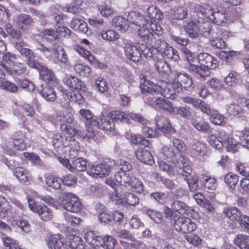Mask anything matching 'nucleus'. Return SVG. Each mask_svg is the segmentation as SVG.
Here are the masks:
<instances>
[{"instance_id":"1","label":"nucleus","mask_w":249,"mask_h":249,"mask_svg":"<svg viewBox=\"0 0 249 249\" xmlns=\"http://www.w3.org/2000/svg\"><path fill=\"white\" fill-rule=\"evenodd\" d=\"M55 28V30L53 29H48V42H49L48 52L51 53V58H53L55 63H66L68 61L67 55L58 37L59 36L68 37L71 32L67 27L61 26L60 24Z\"/></svg>"},{"instance_id":"2","label":"nucleus","mask_w":249,"mask_h":249,"mask_svg":"<svg viewBox=\"0 0 249 249\" xmlns=\"http://www.w3.org/2000/svg\"><path fill=\"white\" fill-rule=\"evenodd\" d=\"M52 144L54 148L52 152V153L57 157L59 162L64 166L71 171L75 169L79 171L87 170L88 168L87 167V161L85 159L79 158L72 160L71 161L72 164H71L65 156L64 157L65 158L60 156L61 155L65 154L67 151L69 149V147L64 145L63 138L61 137L56 136L53 138L52 140Z\"/></svg>"},{"instance_id":"3","label":"nucleus","mask_w":249,"mask_h":249,"mask_svg":"<svg viewBox=\"0 0 249 249\" xmlns=\"http://www.w3.org/2000/svg\"><path fill=\"white\" fill-rule=\"evenodd\" d=\"M200 66L190 64L189 70L200 77L205 78L210 74V70H213L218 66L216 58L208 53H202L198 55Z\"/></svg>"},{"instance_id":"4","label":"nucleus","mask_w":249,"mask_h":249,"mask_svg":"<svg viewBox=\"0 0 249 249\" xmlns=\"http://www.w3.org/2000/svg\"><path fill=\"white\" fill-rule=\"evenodd\" d=\"M59 197L60 205L67 211L77 213L82 209V203L76 195L71 193L63 192L60 194Z\"/></svg>"},{"instance_id":"5","label":"nucleus","mask_w":249,"mask_h":249,"mask_svg":"<svg viewBox=\"0 0 249 249\" xmlns=\"http://www.w3.org/2000/svg\"><path fill=\"white\" fill-rule=\"evenodd\" d=\"M108 117L111 120V122L114 123L115 122L120 123L123 121L128 122L129 119L137 121L142 124H146L147 122V120L140 113L129 112L125 116L124 112L119 110L112 111L110 112Z\"/></svg>"},{"instance_id":"6","label":"nucleus","mask_w":249,"mask_h":249,"mask_svg":"<svg viewBox=\"0 0 249 249\" xmlns=\"http://www.w3.org/2000/svg\"><path fill=\"white\" fill-rule=\"evenodd\" d=\"M114 164L113 160H108L101 162L96 166L89 165L87 173L90 176L95 178H103L109 175Z\"/></svg>"},{"instance_id":"7","label":"nucleus","mask_w":249,"mask_h":249,"mask_svg":"<svg viewBox=\"0 0 249 249\" xmlns=\"http://www.w3.org/2000/svg\"><path fill=\"white\" fill-rule=\"evenodd\" d=\"M174 82L180 89L182 88L188 91L194 90L195 85L190 75L181 71L175 70L174 72Z\"/></svg>"},{"instance_id":"8","label":"nucleus","mask_w":249,"mask_h":249,"mask_svg":"<svg viewBox=\"0 0 249 249\" xmlns=\"http://www.w3.org/2000/svg\"><path fill=\"white\" fill-rule=\"evenodd\" d=\"M14 46L19 53L22 57L25 58L27 65L33 68H39L38 63L36 60V57L34 52L28 48H23L24 42L22 40L14 42ZM41 67L42 66H40Z\"/></svg>"},{"instance_id":"9","label":"nucleus","mask_w":249,"mask_h":249,"mask_svg":"<svg viewBox=\"0 0 249 249\" xmlns=\"http://www.w3.org/2000/svg\"><path fill=\"white\" fill-rule=\"evenodd\" d=\"M112 200L118 201L124 199L125 202L131 206H136L139 203L140 199L138 196L131 192H124L122 190L121 186H118L111 194Z\"/></svg>"},{"instance_id":"10","label":"nucleus","mask_w":249,"mask_h":249,"mask_svg":"<svg viewBox=\"0 0 249 249\" xmlns=\"http://www.w3.org/2000/svg\"><path fill=\"white\" fill-rule=\"evenodd\" d=\"M175 230L183 233L193 232L196 228V224L191 219L186 217L178 216L174 220Z\"/></svg>"},{"instance_id":"11","label":"nucleus","mask_w":249,"mask_h":249,"mask_svg":"<svg viewBox=\"0 0 249 249\" xmlns=\"http://www.w3.org/2000/svg\"><path fill=\"white\" fill-rule=\"evenodd\" d=\"M156 124L157 127L167 137L176 132L175 128L172 126L170 120L165 117L157 116L156 118Z\"/></svg>"},{"instance_id":"12","label":"nucleus","mask_w":249,"mask_h":249,"mask_svg":"<svg viewBox=\"0 0 249 249\" xmlns=\"http://www.w3.org/2000/svg\"><path fill=\"white\" fill-rule=\"evenodd\" d=\"M124 49L125 54L129 59L134 62H138L141 60V51L137 46L131 43H127L125 45Z\"/></svg>"},{"instance_id":"13","label":"nucleus","mask_w":249,"mask_h":249,"mask_svg":"<svg viewBox=\"0 0 249 249\" xmlns=\"http://www.w3.org/2000/svg\"><path fill=\"white\" fill-rule=\"evenodd\" d=\"M194 12L200 20H205V18L209 19L210 16L213 13L212 7L208 4H199L196 3L193 7Z\"/></svg>"},{"instance_id":"14","label":"nucleus","mask_w":249,"mask_h":249,"mask_svg":"<svg viewBox=\"0 0 249 249\" xmlns=\"http://www.w3.org/2000/svg\"><path fill=\"white\" fill-rule=\"evenodd\" d=\"M230 134V133L226 132L225 130H223L220 132V139L223 141L224 145L228 151L234 153L237 151L238 145L236 141L229 136Z\"/></svg>"},{"instance_id":"15","label":"nucleus","mask_w":249,"mask_h":249,"mask_svg":"<svg viewBox=\"0 0 249 249\" xmlns=\"http://www.w3.org/2000/svg\"><path fill=\"white\" fill-rule=\"evenodd\" d=\"M48 121L53 124H56L58 121L62 123L71 124L73 121V117L71 113L66 110H60L57 112L56 118L50 116Z\"/></svg>"},{"instance_id":"16","label":"nucleus","mask_w":249,"mask_h":249,"mask_svg":"<svg viewBox=\"0 0 249 249\" xmlns=\"http://www.w3.org/2000/svg\"><path fill=\"white\" fill-rule=\"evenodd\" d=\"M0 65L5 71L11 75H20L25 72L26 66L24 63L15 62L11 67L6 66L2 62H0Z\"/></svg>"},{"instance_id":"17","label":"nucleus","mask_w":249,"mask_h":249,"mask_svg":"<svg viewBox=\"0 0 249 249\" xmlns=\"http://www.w3.org/2000/svg\"><path fill=\"white\" fill-rule=\"evenodd\" d=\"M183 28L188 36L192 38L198 36V22L191 19L183 22Z\"/></svg>"},{"instance_id":"18","label":"nucleus","mask_w":249,"mask_h":249,"mask_svg":"<svg viewBox=\"0 0 249 249\" xmlns=\"http://www.w3.org/2000/svg\"><path fill=\"white\" fill-rule=\"evenodd\" d=\"M93 125L104 131H111L114 129L115 124L111 122L108 116L102 115L100 118H97L93 122Z\"/></svg>"},{"instance_id":"19","label":"nucleus","mask_w":249,"mask_h":249,"mask_svg":"<svg viewBox=\"0 0 249 249\" xmlns=\"http://www.w3.org/2000/svg\"><path fill=\"white\" fill-rule=\"evenodd\" d=\"M161 92L160 86L158 85H152V89L149 93L143 95V98L145 103L150 106H155L156 100L158 95Z\"/></svg>"},{"instance_id":"20","label":"nucleus","mask_w":249,"mask_h":249,"mask_svg":"<svg viewBox=\"0 0 249 249\" xmlns=\"http://www.w3.org/2000/svg\"><path fill=\"white\" fill-rule=\"evenodd\" d=\"M161 92L160 95L170 99H174L177 93L180 92V89L178 87L174 81L172 83H168L164 88L160 86Z\"/></svg>"},{"instance_id":"21","label":"nucleus","mask_w":249,"mask_h":249,"mask_svg":"<svg viewBox=\"0 0 249 249\" xmlns=\"http://www.w3.org/2000/svg\"><path fill=\"white\" fill-rule=\"evenodd\" d=\"M138 160L145 164L152 165L154 163L153 158L151 153L147 149L139 147L135 152Z\"/></svg>"},{"instance_id":"22","label":"nucleus","mask_w":249,"mask_h":249,"mask_svg":"<svg viewBox=\"0 0 249 249\" xmlns=\"http://www.w3.org/2000/svg\"><path fill=\"white\" fill-rule=\"evenodd\" d=\"M176 173L184 178H188L192 173L191 167L182 160L174 161Z\"/></svg>"},{"instance_id":"23","label":"nucleus","mask_w":249,"mask_h":249,"mask_svg":"<svg viewBox=\"0 0 249 249\" xmlns=\"http://www.w3.org/2000/svg\"><path fill=\"white\" fill-rule=\"evenodd\" d=\"M227 14L225 9H222L221 11H213L210 16L209 20L213 23L220 26H224L227 21Z\"/></svg>"},{"instance_id":"24","label":"nucleus","mask_w":249,"mask_h":249,"mask_svg":"<svg viewBox=\"0 0 249 249\" xmlns=\"http://www.w3.org/2000/svg\"><path fill=\"white\" fill-rule=\"evenodd\" d=\"M222 212L225 216L232 221H237L242 213V212L235 206L224 207Z\"/></svg>"},{"instance_id":"25","label":"nucleus","mask_w":249,"mask_h":249,"mask_svg":"<svg viewBox=\"0 0 249 249\" xmlns=\"http://www.w3.org/2000/svg\"><path fill=\"white\" fill-rule=\"evenodd\" d=\"M128 20L130 23L140 27L142 26H147L148 23V20L142 15L134 11L129 13Z\"/></svg>"},{"instance_id":"26","label":"nucleus","mask_w":249,"mask_h":249,"mask_svg":"<svg viewBox=\"0 0 249 249\" xmlns=\"http://www.w3.org/2000/svg\"><path fill=\"white\" fill-rule=\"evenodd\" d=\"M191 124L200 132L206 133H211L212 132L210 125L204 120L197 119V118L193 119L191 121Z\"/></svg>"},{"instance_id":"27","label":"nucleus","mask_w":249,"mask_h":249,"mask_svg":"<svg viewBox=\"0 0 249 249\" xmlns=\"http://www.w3.org/2000/svg\"><path fill=\"white\" fill-rule=\"evenodd\" d=\"M13 209V208L9 205L4 197L0 196V218L1 219L7 220Z\"/></svg>"},{"instance_id":"28","label":"nucleus","mask_w":249,"mask_h":249,"mask_svg":"<svg viewBox=\"0 0 249 249\" xmlns=\"http://www.w3.org/2000/svg\"><path fill=\"white\" fill-rule=\"evenodd\" d=\"M32 22V18L27 14H20L17 17V24L18 28L23 31L27 30Z\"/></svg>"},{"instance_id":"29","label":"nucleus","mask_w":249,"mask_h":249,"mask_svg":"<svg viewBox=\"0 0 249 249\" xmlns=\"http://www.w3.org/2000/svg\"><path fill=\"white\" fill-rule=\"evenodd\" d=\"M172 18L175 20H183L188 16L187 8L183 6H175L171 10Z\"/></svg>"},{"instance_id":"30","label":"nucleus","mask_w":249,"mask_h":249,"mask_svg":"<svg viewBox=\"0 0 249 249\" xmlns=\"http://www.w3.org/2000/svg\"><path fill=\"white\" fill-rule=\"evenodd\" d=\"M114 178L121 185L126 186L130 184L133 176L124 171H118L114 175Z\"/></svg>"},{"instance_id":"31","label":"nucleus","mask_w":249,"mask_h":249,"mask_svg":"<svg viewBox=\"0 0 249 249\" xmlns=\"http://www.w3.org/2000/svg\"><path fill=\"white\" fill-rule=\"evenodd\" d=\"M65 79V83L70 88L81 90H85L86 89L85 84L77 77L71 76Z\"/></svg>"},{"instance_id":"32","label":"nucleus","mask_w":249,"mask_h":249,"mask_svg":"<svg viewBox=\"0 0 249 249\" xmlns=\"http://www.w3.org/2000/svg\"><path fill=\"white\" fill-rule=\"evenodd\" d=\"M147 12L148 17L151 20L150 22L159 21L163 18V13L155 6H149L147 8Z\"/></svg>"},{"instance_id":"33","label":"nucleus","mask_w":249,"mask_h":249,"mask_svg":"<svg viewBox=\"0 0 249 249\" xmlns=\"http://www.w3.org/2000/svg\"><path fill=\"white\" fill-rule=\"evenodd\" d=\"M161 153L165 158L171 160L173 163L174 161H178V157H181L178 153L176 152L174 148L168 145H164L162 147Z\"/></svg>"},{"instance_id":"34","label":"nucleus","mask_w":249,"mask_h":249,"mask_svg":"<svg viewBox=\"0 0 249 249\" xmlns=\"http://www.w3.org/2000/svg\"><path fill=\"white\" fill-rule=\"evenodd\" d=\"M233 242L240 249H249V235L238 234L234 238Z\"/></svg>"},{"instance_id":"35","label":"nucleus","mask_w":249,"mask_h":249,"mask_svg":"<svg viewBox=\"0 0 249 249\" xmlns=\"http://www.w3.org/2000/svg\"><path fill=\"white\" fill-rule=\"evenodd\" d=\"M145 26H142L141 28L138 30V33L139 36L146 44H150L153 42L154 35L150 31V28L148 29L145 27Z\"/></svg>"},{"instance_id":"36","label":"nucleus","mask_w":249,"mask_h":249,"mask_svg":"<svg viewBox=\"0 0 249 249\" xmlns=\"http://www.w3.org/2000/svg\"><path fill=\"white\" fill-rule=\"evenodd\" d=\"M63 245V242L58 234L52 235L48 239V249H62Z\"/></svg>"},{"instance_id":"37","label":"nucleus","mask_w":249,"mask_h":249,"mask_svg":"<svg viewBox=\"0 0 249 249\" xmlns=\"http://www.w3.org/2000/svg\"><path fill=\"white\" fill-rule=\"evenodd\" d=\"M18 89H21L26 91L31 92L35 89V86L26 78H18L16 80Z\"/></svg>"},{"instance_id":"38","label":"nucleus","mask_w":249,"mask_h":249,"mask_svg":"<svg viewBox=\"0 0 249 249\" xmlns=\"http://www.w3.org/2000/svg\"><path fill=\"white\" fill-rule=\"evenodd\" d=\"M42 70L39 72V77L40 79L43 81V83H41L39 86L38 87L37 90L40 95L44 98L46 99L47 95V91L45 90V88L47 87V74L45 71V69H47L46 68L41 67Z\"/></svg>"},{"instance_id":"39","label":"nucleus","mask_w":249,"mask_h":249,"mask_svg":"<svg viewBox=\"0 0 249 249\" xmlns=\"http://www.w3.org/2000/svg\"><path fill=\"white\" fill-rule=\"evenodd\" d=\"M205 20H197L198 35L200 34L204 36H209L212 30V26L209 22Z\"/></svg>"},{"instance_id":"40","label":"nucleus","mask_w":249,"mask_h":249,"mask_svg":"<svg viewBox=\"0 0 249 249\" xmlns=\"http://www.w3.org/2000/svg\"><path fill=\"white\" fill-rule=\"evenodd\" d=\"M160 54L162 56L166 57L167 59L174 61H177L179 59L178 52L169 45L163 51V52H162Z\"/></svg>"},{"instance_id":"41","label":"nucleus","mask_w":249,"mask_h":249,"mask_svg":"<svg viewBox=\"0 0 249 249\" xmlns=\"http://www.w3.org/2000/svg\"><path fill=\"white\" fill-rule=\"evenodd\" d=\"M200 182L206 189L214 190L216 187V180L211 177L204 176L200 178Z\"/></svg>"},{"instance_id":"42","label":"nucleus","mask_w":249,"mask_h":249,"mask_svg":"<svg viewBox=\"0 0 249 249\" xmlns=\"http://www.w3.org/2000/svg\"><path fill=\"white\" fill-rule=\"evenodd\" d=\"M79 113L81 117L86 120L85 123L86 125L90 124L93 125V122L95 121L97 118L94 116L93 113L89 109H81Z\"/></svg>"},{"instance_id":"43","label":"nucleus","mask_w":249,"mask_h":249,"mask_svg":"<svg viewBox=\"0 0 249 249\" xmlns=\"http://www.w3.org/2000/svg\"><path fill=\"white\" fill-rule=\"evenodd\" d=\"M112 24L118 30L123 31H126L128 28L127 20L122 17L114 18L112 20Z\"/></svg>"},{"instance_id":"44","label":"nucleus","mask_w":249,"mask_h":249,"mask_svg":"<svg viewBox=\"0 0 249 249\" xmlns=\"http://www.w3.org/2000/svg\"><path fill=\"white\" fill-rule=\"evenodd\" d=\"M21 215L22 214L20 213L18 211L13 208L8 217L7 221L10 223L12 227H16L18 223L22 219Z\"/></svg>"},{"instance_id":"45","label":"nucleus","mask_w":249,"mask_h":249,"mask_svg":"<svg viewBox=\"0 0 249 249\" xmlns=\"http://www.w3.org/2000/svg\"><path fill=\"white\" fill-rule=\"evenodd\" d=\"M224 180L231 189H234L238 181V177L232 173H229L224 176Z\"/></svg>"},{"instance_id":"46","label":"nucleus","mask_w":249,"mask_h":249,"mask_svg":"<svg viewBox=\"0 0 249 249\" xmlns=\"http://www.w3.org/2000/svg\"><path fill=\"white\" fill-rule=\"evenodd\" d=\"M101 38L109 41H115L120 37L119 35L112 30L103 31L100 33Z\"/></svg>"},{"instance_id":"47","label":"nucleus","mask_w":249,"mask_h":249,"mask_svg":"<svg viewBox=\"0 0 249 249\" xmlns=\"http://www.w3.org/2000/svg\"><path fill=\"white\" fill-rule=\"evenodd\" d=\"M128 186L131 188L132 191L137 193L141 194L144 191V185L142 182L134 177Z\"/></svg>"},{"instance_id":"48","label":"nucleus","mask_w":249,"mask_h":249,"mask_svg":"<svg viewBox=\"0 0 249 249\" xmlns=\"http://www.w3.org/2000/svg\"><path fill=\"white\" fill-rule=\"evenodd\" d=\"M193 154L195 156H204L205 154L206 147L204 144L196 142L191 146Z\"/></svg>"},{"instance_id":"49","label":"nucleus","mask_w":249,"mask_h":249,"mask_svg":"<svg viewBox=\"0 0 249 249\" xmlns=\"http://www.w3.org/2000/svg\"><path fill=\"white\" fill-rule=\"evenodd\" d=\"M92 124H85V128L82 130H79V134L84 139H93L95 136V132L94 131Z\"/></svg>"},{"instance_id":"50","label":"nucleus","mask_w":249,"mask_h":249,"mask_svg":"<svg viewBox=\"0 0 249 249\" xmlns=\"http://www.w3.org/2000/svg\"><path fill=\"white\" fill-rule=\"evenodd\" d=\"M187 206L186 204L179 200H175L171 204V209L173 211L177 212L180 214L185 213Z\"/></svg>"},{"instance_id":"51","label":"nucleus","mask_w":249,"mask_h":249,"mask_svg":"<svg viewBox=\"0 0 249 249\" xmlns=\"http://www.w3.org/2000/svg\"><path fill=\"white\" fill-rule=\"evenodd\" d=\"M75 72L82 77L88 76L91 71L90 67L87 65L77 64L74 66Z\"/></svg>"},{"instance_id":"52","label":"nucleus","mask_w":249,"mask_h":249,"mask_svg":"<svg viewBox=\"0 0 249 249\" xmlns=\"http://www.w3.org/2000/svg\"><path fill=\"white\" fill-rule=\"evenodd\" d=\"M211 46L216 49H223L226 46V42L220 37L214 36L210 39Z\"/></svg>"},{"instance_id":"53","label":"nucleus","mask_w":249,"mask_h":249,"mask_svg":"<svg viewBox=\"0 0 249 249\" xmlns=\"http://www.w3.org/2000/svg\"><path fill=\"white\" fill-rule=\"evenodd\" d=\"M154 41L152 43V45L154 48L157 51V53H161L163 52V51L167 48V47L169 45L165 41L160 39H156V37L154 38Z\"/></svg>"},{"instance_id":"54","label":"nucleus","mask_w":249,"mask_h":249,"mask_svg":"<svg viewBox=\"0 0 249 249\" xmlns=\"http://www.w3.org/2000/svg\"><path fill=\"white\" fill-rule=\"evenodd\" d=\"M155 68L161 74H165L170 70L169 64L163 60H158L155 64Z\"/></svg>"},{"instance_id":"55","label":"nucleus","mask_w":249,"mask_h":249,"mask_svg":"<svg viewBox=\"0 0 249 249\" xmlns=\"http://www.w3.org/2000/svg\"><path fill=\"white\" fill-rule=\"evenodd\" d=\"M5 29L11 37L15 39L14 42L22 40L20 32L15 30L10 24H6L5 26Z\"/></svg>"},{"instance_id":"56","label":"nucleus","mask_w":249,"mask_h":249,"mask_svg":"<svg viewBox=\"0 0 249 249\" xmlns=\"http://www.w3.org/2000/svg\"><path fill=\"white\" fill-rule=\"evenodd\" d=\"M209 144L216 149H220L224 146L223 141L218 138L214 135H211L208 138Z\"/></svg>"},{"instance_id":"57","label":"nucleus","mask_w":249,"mask_h":249,"mask_svg":"<svg viewBox=\"0 0 249 249\" xmlns=\"http://www.w3.org/2000/svg\"><path fill=\"white\" fill-rule=\"evenodd\" d=\"M146 213L155 223L159 224L162 222V214L161 213L153 210H148L146 211Z\"/></svg>"},{"instance_id":"58","label":"nucleus","mask_w":249,"mask_h":249,"mask_svg":"<svg viewBox=\"0 0 249 249\" xmlns=\"http://www.w3.org/2000/svg\"><path fill=\"white\" fill-rule=\"evenodd\" d=\"M130 141L135 144H141L144 146L149 145V142L140 135L133 134L131 135Z\"/></svg>"},{"instance_id":"59","label":"nucleus","mask_w":249,"mask_h":249,"mask_svg":"<svg viewBox=\"0 0 249 249\" xmlns=\"http://www.w3.org/2000/svg\"><path fill=\"white\" fill-rule=\"evenodd\" d=\"M159 166L161 170L166 172L169 176H174L176 174L174 167L170 166L163 160L159 161Z\"/></svg>"},{"instance_id":"60","label":"nucleus","mask_w":249,"mask_h":249,"mask_svg":"<svg viewBox=\"0 0 249 249\" xmlns=\"http://www.w3.org/2000/svg\"><path fill=\"white\" fill-rule=\"evenodd\" d=\"M238 73L235 71H231L228 76L224 78L225 82L229 86H233L238 82Z\"/></svg>"},{"instance_id":"61","label":"nucleus","mask_w":249,"mask_h":249,"mask_svg":"<svg viewBox=\"0 0 249 249\" xmlns=\"http://www.w3.org/2000/svg\"><path fill=\"white\" fill-rule=\"evenodd\" d=\"M5 249H19L18 244L11 238L5 236L2 239Z\"/></svg>"},{"instance_id":"62","label":"nucleus","mask_w":249,"mask_h":249,"mask_svg":"<svg viewBox=\"0 0 249 249\" xmlns=\"http://www.w3.org/2000/svg\"><path fill=\"white\" fill-rule=\"evenodd\" d=\"M241 228L244 230L245 231H248L247 229L249 227V216L247 215L243 214L242 213L240 217L236 221Z\"/></svg>"},{"instance_id":"63","label":"nucleus","mask_w":249,"mask_h":249,"mask_svg":"<svg viewBox=\"0 0 249 249\" xmlns=\"http://www.w3.org/2000/svg\"><path fill=\"white\" fill-rule=\"evenodd\" d=\"M63 182L62 179L53 177H48V186H51L55 189H61V184Z\"/></svg>"},{"instance_id":"64","label":"nucleus","mask_w":249,"mask_h":249,"mask_svg":"<svg viewBox=\"0 0 249 249\" xmlns=\"http://www.w3.org/2000/svg\"><path fill=\"white\" fill-rule=\"evenodd\" d=\"M95 85L98 90L104 93L108 89V84L106 80L102 77H99L96 79Z\"/></svg>"}]
</instances>
